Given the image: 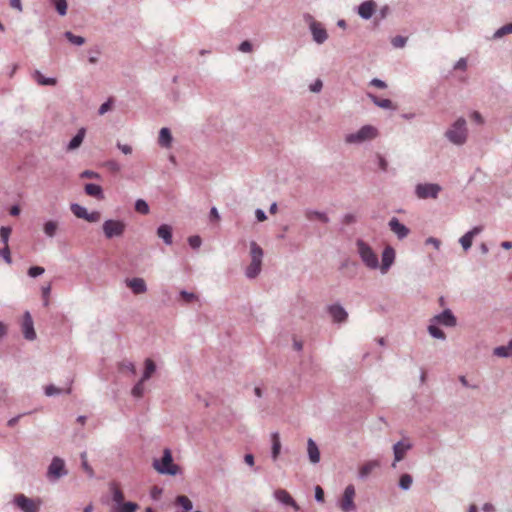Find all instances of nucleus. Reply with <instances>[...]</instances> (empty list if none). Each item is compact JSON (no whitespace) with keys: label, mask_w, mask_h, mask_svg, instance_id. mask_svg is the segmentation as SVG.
I'll return each instance as SVG.
<instances>
[{"label":"nucleus","mask_w":512,"mask_h":512,"mask_svg":"<svg viewBox=\"0 0 512 512\" xmlns=\"http://www.w3.org/2000/svg\"><path fill=\"white\" fill-rule=\"evenodd\" d=\"M379 131L372 125H364L357 132L349 133L345 136L347 144H360L377 138Z\"/></svg>","instance_id":"obj_1"},{"label":"nucleus","mask_w":512,"mask_h":512,"mask_svg":"<svg viewBox=\"0 0 512 512\" xmlns=\"http://www.w3.org/2000/svg\"><path fill=\"white\" fill-rule=\"evenodd\" d=\"M250 256L251 263L246 268V276L248 278H255L261 271L263 257V250L256 242H251L250 244Z\"/></svg>","instance_id":"obj_2"},{"label":"nucleus","mask_w":512,"mask_h":512,"mask_svg":"<svg viewBox=\"0 0 512 512\" xmlns=\"http://www.w3.org/2000/svg\"><path fill=\"white\" fill-rule=\"evenodd\" d=\"M153 467L161 474L176 475L178 473V466L173 463L171 451L165 449L161 461L154 460Z\"/></svg>","instance_id":"obj_3"},{"label":"nucleus","mask_w":512,"mask_h":512,"mask_svg":"<svg viewBox=\"0 0 512 512\" xmlns=\"http://www.w3.org/2000/svg\"><path fill=\"white\" fill-rule=\"evenodd\" d=\"M448 139L457 145H461L466 141L467 129L466 121L463 118H459L452 127L446 132Z\"/></svg>","instance_id":"obj_4"},{"label":"nucleus","mask_w":512,"mask_h":512,"mask_svg":"<svg viewBox=\"0 0 512 512\" xmlns=\"http://www.w3.org/2000/svg\"><path fill=\"white\" fill-rule=\"evenodd\" d=\"M357 249L363 263L368 268L377 269L379 267L378 256L367 243L362 240H358Z\"/></svg>","instance_id":"obj_5"},{"label":"nucleus","mask_w":512,"mask_h":512,"mask_svg":"<svg viewBox=\"0 0 512 512\" xmlns=\"http://www.w3.org/2000/svg\"><path fill=\"white\" fill-rule=\"evenodd\" d=\"M103 232L106 238L122 236L126 229V224L120 220H106L103 223Z\"/></svg>","instance_id":"obj_6"},{"label":"nucleus","mask_w":512,"mask_h":512,"mask_svg":"<svg viewBox=\"0 0 512 512\" xmlns=\"http://www.w3.org/2000/svg\"><path fill=\"white\" fill-rule=\"evenodd\" d=\"M440 191L441 187L433 183L418 184L415 189V193L420 199H436Z\"/></svg>","instance_id":"obj_7"},{"label":"nucleus","mask_w":512,"mask_h":512,"mask_svg":"<svg viewBox=\"0 0 512 512\" xmlns=\"http://www.w3.org/2000/svg\"><path fill=\"white\" fill-rule=\"evenodd\" d=\"M14 501L23 512H38L41 504L40 500L28 498L24 494L16 495Z\"/></svg>","instance_id":"obj_8"},{"label":"nucleus","mask_w":512,"mask_h":512,"mask_svg":"<svg viewBox=\"0 0 512 512\" xmlns=\"http://www.w3.org/2000/svg\"><path fill=\"white\" fill-rule=\"evenodd\" d=\"M66 474L67 470L65 469L64 461L59 457H54L51 464L48 467V477L50 479L56 480Z\"/></svg>","instance_id":"obj_9"},{"label":"nucleus","mask_w":512,"mask_h":512,"mask_svg":"<svg viewBox=\"0 0 512 512\" xmlns=\"http://www.w3.org/2000/svg\"><path fill=\"white\" fill-rule=\"evenodd\" d=\"M355 488L353 485H348L345 488L344 494L340 500V508L344 512H351L355 509L354 504Z\"/></svg>","instance_id":"obj_10"},{"label":"nucleus","mask_w":512,"mask_h":512,"mask_svg":"<svg viewBox=\"0 0 512 512\" xmlns=\"http://www.w3.org/2000/svg\"><path fill=\"white\" fill-rule=\"evenodd\" d=\"M22 332L27 340H34L36 332L34 330L33 319L29 312H25L22 321Z\"/></svg>","instance_id":"obj_11"},{"label":"nucleus","mask_w":512,"mask_h":512,"mask_svg":"<svg viewBox=\"0 0 512 512\" xmlns=\"http://www.w3.org/2000/svg\"><path fill=\"white\" fill-rule=\"evenodd\" d=\"M395 259V251L392 247L387 246L382 253V263L380 270L383 274L387 273Z\"/></svg>","instance_id":"obj_12"},{"label":"nucleus","mask_w":512,"mask_h":512,"mask_svg":"<svg viewBox=\"0 0 512 512\" xmlns=\"http://www.w3.org/2000/svg\"><path fill=\"white\" fill-rule=\"evenodd\" d=\"M310 30L312 32L314 41H316L319 44L326 41L328 35L326 29L322 26L321 23L312 21L310 23Z\"/></svg>","instance_id":"obj_13"},{"label":"nucleus","mask_w":512,"mask_h":512,"mask_svg":"<svg viewBox=\"0 0 512 512\" xmlns=\"http://www.w3.org/2000/svg\"><path fill=\"white\" fill-rule=\"evenodd\" d=\"M483 230V227L482 226H476L474 227L472 230L468 231L466 234H464L460 239H459V242L461 244V246L463 247V249L465 251H467L468 249L471 248L472 246V243H473V238L478 235L479 233H481Z\"/></svg>","instance_id":"obj_14"},{"label":"nucleus","mask_w":512,"mask_h":512,"mask_svg":"<svg viewBox=\"0 0 512 512\" xmlns=\"http://www.w3.org/2000/svg\"><path fill=\"white\" fill-rule=\"evenodd\" d=\"M389 227L399 239H403L409 234V229L404 224L400 223V221L395 217L389 221Z\"/></svg>","instance_id":"obj_15"},{"label":"nucleus","mask_w":512,"mask_h":512,"mask_svg":"<svg viewBox=\"0 0 512 512\" xmlns=\"http://www.w3.org/2000/svg\"><path fill=\"white\" fill-rule=\"evenodd\" d=\"M125 283L127 287H129L133 291L134 294H142L147 291L146 283L142 278L135 277L131 279H126Z\"/></svg>","instance_id":"obj_16"},{"label":"nucleus","mask_w":512,"mask_h":512,"mask_svg":"<svg viewBox=\"0 0 512 512\" xmlns=\"http://www.w3.org/2000/svg\"><path fill=\"white\" fill-rule=\"evenodd\" d=\"M328 311H329V314L331 315L333 321L337 322V323L346 321V319L348 317V314L345 311V309L338 304L331 305L328 308Z\"/></svg>","instance_id":"obj_17"},{"label":"nucleus","mask_w":512,"mask_h":512,"mask_svg":"<svg viewBox=\"0 0 512 512\" xmlns=\"http://www.w3.org/2000/svg\"><path fill=\"white\" fill-rule=\"evenodd\" d=\"M410 448L411 443L408 440H402L397 442L393 447L395 462L401 461L405 457L406 452Z\"/></svg>","instance_id":"obj_18"},{"label":"nucleus","mask_w":512,"mask_h":512,"mask_svg":"<svg viewBox=\"0 0 512 512\" xmlns=\"http://www.w3.org/2000/svg\"><path fill=\"white\" fill-rule=\"evenodd\" d=\"M376 10V3L373 0H368L361 3L358 7V14L363 19H369Z\"/></svg>","instance_id":"obj_19"},{"label":"nucleus","mask_w":512,"mask_h":512,"mask_svg":"<svg viewBox=\"0 0 512 512\" xmlns=\"http://www.w3.org/2000/svg\"><path fill=\"white\" fill-rule=\"evenodd\" d=\"M274 496H275V498L279 502H281V503H283V504H285L287 506H291V507H293L295 509H298V506H297L296 502L294 501L292 496L286 490H284V489H277L274 492Z\"/></svg>","instance_id":"obj_20"},{"label":"nucleus","mask_w":512,"mask_h":512,"mask_svg":"<svg viewBox=\"0 0 512 512\" xmlns=\"http://www.w3.org/2000/svg\"><path fill=\"white\" fill-rule=\"evenodd\" d=\"M380 466V462L378 460H370V461H367L366 463H364L363 465H361L359 467V476L361 478H365L367 477L368 475H370V473L378 468Z\"/></svg>","instance_id":"obj_21"},{"label":"nucleus","mask_w":512,"mask_h":512,"mask_svg":"<svg viewBox=\"0 0 512 512\" xmlns=\"http://www.w3.org/2000/svg\"><path fill=\"white\" fill-rule=\"evenodd\" d=\"M109 489L112 494L113 501L119 506L124 501V493L120 488V485L116 482L109 484Z\"/></svg>","instance_id":"obj_22"},{"label":"nucleus","mask_w":512,"mask_h":512,"mask_svg":"<svg viewBox=\"0 0 512 512\" xmlns=\"http://www.w3.org/2000/svg\"><path fill=\"white\" fill-rule=\"evenodd\" d=\"M435 319L439 323L450 327L455 326L456 324V318L454 317L450 310L443 311L441 314L436 316Z\"/></svg>","instance_id":"obj_23"},{"label":"nucleus","mask_w":512,"mask_h":512,"mask_svg":"<svg viewBox=\"0 0 512 512\" xmlns=\"http://www.w3.org/2000/svg\"><path fill=\"white\" fill-rule=\"evenodd\" d=\"M85 193L91 197L98 199V200L104 199L103 190H102L101 186H99L97 184H92V183L86 184L85 185Z\"/></svg>","instance_id":"obj_24"},{"label":"nucleus","mask_w":512,"mask_h":512,"mask_svg":"<svg viewBox=\"0 0 512 512\" xmlns=\"http://www.w3.org/2000/svg\"><path fill=\"white\" fill-rule=\"evenodd\" d=\"M33 79L41 86H55L57 84L56 78H47L40 71H34Z\"/></svg>","instance_id":"obj_25"},{"label":"nucleus","mask_w":512,"mask_h":512,"mask_svg":"<svg viewBox=\"0 0 512 512\" xmlns=\"http://www.w3.org/2000/svg\"><path fill=\"white\" fill-rule=\"evenodd\" d=\"M307 450L310 461L314 464L318 463L320 461V452L316 443L312 439L308 440Z\"/></svg>","instance_id":"obj_26"},{"label":"nucleus","mask_w":512,"mask_h":512,"mask_svg":"<svg viewBox=\"0 0 512 512\" xmlns=\"http://www.w3.org/2000/svg\"><path fill=\"white\" fill-rule=\"evenodd\" d=\"M158 237L162 238L168 245L172 243V229L169 225L163 224L157 229Z\"/></svg>","instance_id":"obj_27"},{"label":"nucleus","mask_w":512,"mask_h":512,"mask_svg":"<svg viewBox=\"0 0 512 512\" xmlns=\"http://www.w3.org/2000/svg\"><path fill=\"white\" fill-rule=\"evenodd\" d=\"M159 145L165 148L170 147L172 142V135L168 128H162L159 132L158 138Z\"/></svg>","instance_id":"obj_28"},{"label":"nucleus","mask_w":512,"mask_h":512,"mask_svg":"<svg viewBox=\"0 0 512 512\" xmlns=\"http://www.w3.org/2000/svg\"><path fill=\"white\" fill-rule=\"evenodd\" d=\"M367 96L372 100V102L380 108L383 109H394V105L389 99H380L372 93H368Z\"/></svg>","instance_id":"obj_29"},{"label":"nucleus","mask_w":512,"mask_h":512,"mask_svg":"<svg viewBox=\"0 0 512 512\" xmlns=\"http://www.w3.org/2000/svg\"><path fill=\"white\" fill-rule=\"evenodd\" d=\"M271 441H272V458H273V460H277V458L280 454V451H281L280 437L277 432H275L271 435Z\"/></svg>","instance_id":"obj_30"},{"label":"nucleus","mask_w":512,"mask_h":512,"mask_svg":"<svg viewBox=\"0 0 512 512\" xmlns=\"http://www.w3.org/2000/svg\"><path fill=\"white\" fill-rule=\"evenodd\" d=\"M84 136H85V129L81 128L78 131V133L72 138L70 143L68 144V147H67L68 150H74V149L78 148L82 144Z\"/></svg>","instance_id":"obj_31"},{"label":"nucleus","mask_w":512,"mask_h":512,"mask_svg":"<svg viewBox=\"0 0 512 512\" xmlns=\"http://www.w3.org/2000/svg\"><path fill=\"white\" fill-rule=\"evenodd\" d=\"M155 370H156V365H155L154 361L150 358H147L145 360V369H144V373H143V376L141 379L147 381L153 375Z\"/></svg>","instance_id":"obj_32"},{"label":"nucleus","mask_w":512,"mask_h":512,"mask_svg":"<svg viewBox=\"0 0 512 512\" xmlns=\"http://www.w3.org/2000/svg\"><path fill=\"white\" fill-rule=\"evenodd\" d=\"M494 354L499 357L512 356V340L506 346H499L494 349Z\"/></svg>","instance_id":"obj_33"},{"label":"nucleus","mask_w":512,"mask_h":512,"mask_svg":"<svg viewBox=\"0 0 512 512\" xmlns=\"http://www.w3.org/2000/svg\"><path fill=\"white\" fill-rule=\"evenodd\" d=\"M43 229H44V233L48 237H53L56 234V231L58 229V223L56 221H53V220L47 221L44 224V228Z\"/></svg>","instance_id":"obj_34"},{"label":"nucleus","mask_w":512,"mask_h":512,"mask_svg":"<svg viewBox=\"0 0 512 512\" xmlns=\"http://www.w3.org/2000/svg\"><path fill=\"white\" fill-rule=\"evenodd\" d=\"M176 504L181 506L185 511H189L193 507L191 500L185 495L178 496L176 498Z\"/></svg>","instance_id":"obj_35"},{"label":"nucleus","mask_w":512,"mask_h":512,"mask_svg":"<svg viewBox=\"0 0 512 512\" xmlns=\"http://www.w3.org/2000/svg\"><path fill=\"white\" fill-rule=\"evenodd\" d=\"M139 508L134 502H123L117 507V512H135Z\"/></svg>","instance_id":"obj_36"},{"label":"nucleus","mask_w":512,"mask_h":512,"mask_svg":"<svg viewBox=\"0 0 512 512\" xmlns=\"http://www.w3.org/2000/svg\"><path fill=\"white\" fill-rule=\"evenodd\" d=\"M306 217L309 220H319L324 223H327L329 220L328 217L324 213H321L318 211H308L306 213Z\"/></svg>","instance_id":"obj_37"},{"label":"nucleus","mask_w":512,"mask_h":512,"mask_svg":"<svg viewBox=\"0 0 512 512\" xmlns=\"http://www.w3.org/2000/svg\"><path fill=\"white\" fill-rule=\"evenodd\" d=\"M71 211L77 218H81V219H86L87 213H88L86 208L82 207L79 204H72Z\"/></svg>","instance_id":"obj_38"},{"label":"nucleus","mask_w":512,"mask_h":512,"mask_svg":"<svg viewBox=\"0 0 512 512\" xmlns=\"http://www.w3.org/2000/svg\"><path fill=\"white\" fill-rule=\"evenodd\" d=\"M57 12L64 16L67 13V1L66 0H51Z\"/></svg>","instance_id":"obj_39"},{"label":"nucleus","mask_w":512,"mask_h":512,"mask_svg":"<svg viewBox=\"0 0 512 512\" xmlns=\"http://www.w3.org/2000/svg\"><path fill=\"white\" fill-rule=\"evenodd\" d=\"M81 465H82V468L83 470L86 472V474L89 476V477H93L94 476V470L93 468L88 464V461H87V453L86 452H83L81 453Z\"/></svg>","instance_id":"obj_40"},{"label":"nucleus","mask_w":512,"mask_h":512,"mask_svg":"<svg viewBox=\"0 0 512 512\" xmlns=\"http://www.w3.org/2000/svg\"><path fill=\"white\" fill-rule=\"evenodd\" d=\"M412 482H413V479H412V477L409 474H403L400 477L399 486L402 489L407 490V489H409L411 487Z\"/></svg>","instance_id":"obj_41"},{"label":"nucleus","mask_w":512,"mask_h":512,"mask_svg":"<svg viewBox=\"0 0 512 512\" xmlns=\"http://www.w3.org/2000/svg\"><path fill=\"white\" fill-rule=\"evenodd\" d=\"M135 210L138 212V213H141L143 215H146L149 213V206L148 204L142 200V199H139L136 201L135 203Z\"/></svg>","instance_id":"obj_42"},{"label":"nucleus","mask_w":512,"mask_h":512,"mask_svg":"<svg viewBox=\"0 0 512 512\" xmlns=\"http://www.w3.org/2000/svg\"><path fill=\"white\" fill-rule=\"evenodd\" d=\"M144 382L145 380L140 379V381L133 387L132 395L136 398H140L144 394Z\"/></svg>","instance_id":"obj_43"},{"label":"nucleus","mask_w":512,"mask_h":512,"mask_svg":"<svg viewBox=\"0 0 512 512\" xmlns=\"http://www.w3.org/2000/svg\"><path fill=\"white\" fill-rule=\"evenodd\" d=\"M65 37L68 39L69 42L75 45H83L85 43V39L81 36H76L71 32H66Z\"/></svg>","instance_id":"obj_44"},{"label":"nucleus","mask_w":512,"mask_h":512,"mask_svg":"<svg viewBox=\"0 0 512 512\" xmlns=\"http://www.w3.org/2000/svg\"><path fill=\"white\" fill-rule=\"evenodd\" d=\"M12 229L10 227L2 226L0 228V238L3 245H8L9 237L11 235Z\"/></svg>","instance_id":"obj_45"},{"label":"nucleus","mask_w":512,"mask_h":512,"mask_svg":"<svg viewBox=\"0 0 512 512\" xmlns=\"http://www.w3.org/2000/svg\"><path fill=\"white\" fill-rule=\"evenodd\" d=\"M509 33H512V23L506 24V25L502 26L500 29H498L495 32L494 37L500 38Z\"/></svg>","instance_id":"obj_46"},{"label":"nucleus","mask_w":512,"mask_h":512,"mask_svg":"<svg viewBox=\"0 0 512 512\" xmlns=\"http://www.w3.org/2000/svg\"><path fill=\"white\" fill-rule=\"evenodd\" d=\"M0 257H2L6 263L11 264L12 259H11L9 245H3V247L0 248Z\"/></svg>","instance_id":"obj_47"},{"label":"nucleus","mask_w":512,"mask_h":512,"mask_svg":"<svg viewBox=\"0 0 512 512\" xmlns=\"http://www.w3.org/2000/svg\"><path fill=\"white\" fill-rule=\"evenodd\" d=\"M428 329H429V333L433 337L438 338V339H444L445 338V334H444V332L440 328H438V327H436L434 325H430Z\"/></svg>","instance_id":"obj_48"},{"label":"nucleus","mask_w":512,"mask_h":512,"mask_svg":"<svg viewBox=\"0 0 512 512\" xmlns=\"http://www.w3.org/2000/svg\"><path fill=\"white\" fill-rule=\"evenodd\" d=\"M407 42V38L406 37H403V36H395L391 43L392 45L395 47V48H402L405 46Z\"/></svg>","instance_id":"obj_49"},{"label":"nucleus","mask_w":512,"mask_h":512,"mask_svg":"<svg viewBox=\"0 0 512 512\" xmlns=\"http://www.w3.org/2000/svg\"><path fill=\"white\" fill-rule=\"evenodd\" d=\"M44 268L43 267H40V266H33V267H30L29 270H28V275L30 277H37V276H40L41 274L44 273Z\"/></svg>","instance_id":"obj_50"},{"label":"nucleus","mask_w":512,"mask_h":512,"mask_svg":"<svg viewBox=\"0 0 512 512\" xmlns=\"http://www.w3.org/2000/svg\"><path fill=\"white\" fill-rule=\"evenodd\" d=\"M188 242L192 248L196 249L200 247L202 240L199 236H191L189 237Z\"/></svg>","instance_id":"obj_51"},{"label":"nucleus","mask_w":512,"mask_h":512,"mask_svg":"<svg viewBox=\"0 0 512 512\" xmlns=\"http://www.w3.org/2000/svg\"><path fill=\"white\" fill-rule=\"evenodd\" d=\"M101 218V215L98 211H93L91 213H87L86 221L94 223L98 222Z\"/></svg>","instance_id":"obj_52"},{"label":"nucleus","mask_w":512,"mask_h":512,"mask_svg":"<svg viewBox=\"0 0 512 512\" xmlns=\"http://www.w3.org/2000/svg\"><path fill=\"white\" fill-rule=\"evenodd\" d=\"M60 393H61V389L55 387L54 385H49V386L45 387V394L47 396H53V395L60 394Z\"/></svg>","instance_id":"obj_53"},{"label":"nucleus","mask_w":512,"mask_h":512,"mask_svg":"<svg viewBox=\"0 0 512 512\" xmlns=\"http://www.w3.org/2000/svg\"><path fill=\"white\" fill-rule=\"evenodd\" d=\"M81 178L98 179L100 175L97 172L85 170L81 173Z\"/></svg>","instance_id":"obj_54"},{"label":"nucleus","mask_w":512,"mask_h":512,"mask_svg":"<svg viewBox=\"0 0 512 512\" xmlns=\"http://www.w3.org/2000/svg\"><path fill=\"white\" fill-rule=\"evenodd\" d=\"M112 108V100L109 99L108 101H106L105 103H103L100 108H99V114L100 115H103L105 114L106 112H108L109 110H111Z\"/></svg>","instance_id":"obj_55"},{"label":"nucleus","mask_w":512,"mask_h":512,"mask_svg":"<svg viewBox=\"0 0 512 512\" xmlns=\"http://www.w3.org/2000/svg\"><path fill=\"white\" fill-rule=\"evenodd\" d=\"M377 159H378L379 168L382 171H387V169H388V162H387V160L382 155H380V154H377Z\"/></svg>","instance_id":"obj_56"},{"label":"nucleus","mask_w":512,"mask_h":512,"mask_svg":"<svg viewBox=\"0 0 512 512\" xmlns=\"http://www.w3.org/2000/svg\"><path fill=\"white\" fill-rule=\"evenodd\" d=\"M180 295H181L182 299H183L185 302H188V303H189V302H192L193 300H196V299H197V297H196V295H195V294H193V293H189V292H186V291H182Z\"/></svg>","instance_id":"obj_57"},{"label":"nucleus","mask_w":512,"mask_h":512,"mask_svg":"<svg viewBox=\"0 0 512 512\" xmlns=\"http://www.w3.org/2000/svg\"><path fill=\"white\" fill-rule=\"evenodd\" d=\"M370 85L378 88V89H385L387 87L386 83L378 78H374L371 80Z\"/></svg>","instance_id":"obj_58"},{"label":"nucleus","mask_w":512,"mask_h":512,"mask_svg":"<svg viewBox=\"0 0 512 512\" xmlns=\"http://www.w3.org/2000/svg\"><path fill=\"white\" fill-rule=\"evenodd\" d=\"M121 369L122 370H128L130 372H132L133 374L135 373V365L130 362V361H125L121 364Z\"/></svg>","instance_id":"obj_59"},{"label":"nucleus","mask_w":512,"mask_h":512,"mask_svg":"<svg viewBox=\"0 0 512 512\" xmlns=\"http://www.w3.org/2000/svg\"><path fill=\"white\" fill-rule=\"evenodd\" d=\"M239 50L244 52V53L251 52L252 51V44L249 41H243L240 44Z\"/></svg>","instance_id":"obj_60"},{"label":"nucleus","mask_w":512,"mask_h":512,"mask_svg":"<svg viewBox=\"0 0 512 512\" xmlns=\"http://www.w3.org/2000/svg\"><path fill=\"white\" fill-rule=\"evenodd\" d=\"M315 498L320 502L324 500V491L320 486H316L315 488Z\"/></svg>","instance_id":"obj_61"},{"label":"nucleus","mask_w":512,"mask_h":512,"mask_svg":"<svg viewBox=\"0 0 512 512\" xmlns=\"http://www.w3.org/2000/svg\"><path fill=\"white\" fill-rule=\"evenodd\" d=\"M118 148L126 155L132 153V147L129 145L118 143Z\"/></svg>","instance_id":"obj_62"},{"label":"nucleus","mask_w":512,"mask_h":512,"mask_svg":"<svg viewBox=\"0 0 512 512\" xmlns=\"http://www.w3.org/2000/svg\"><path fill=\"white\" fill-rule=\"evenodd\" d=\"M355 221H356V217L353 214H346L343 218V223L347 224V225L354 223Z\"/></svg>","instance_id":"obj_63"},{"label":"nucleus","mask_w":512,"mask_h":512,"mask_svg":"<svg viewBox=\"0 0 512 512\" xmlns=\"http://www.w3.org/2000/svg\"><path fill=\"white\" fill-rule=\"evenodd\" d=\"M471 119H472L473 121H475L476 123H478V124H483V118H482V116L480 115V113H478L477 111H475V112H473V113L471 114Z\"/></svg>","instance_id":"obj_64"}]
</instances>
